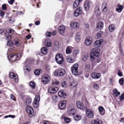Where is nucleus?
Returning <instances> with one entry per match:
<instances>
[{
  "instance_id": "nucleus-1",
  "label": "nucleus",
  "mask_w": 124,
  "mask_h": 124,
  "mask_svg": "<svg viewBox=\"0 0 124 124\" xmlns=\"http://www.w3.org/2000/svg\"><path fill=\"white\" fill-rule=\"evenodd\" d=\"M100 49L99 48H94L93 49L91 52L90 60L93 61L95 63H99L101 61V59L98 58Z\"/></svg>"
},
{
  "instance_id": "nucleus-2",
  "label": "nucleus",
  "mask_w": 124,
  "mask_h": 124,
  "mask_svg": "<svg viewBox=\"0 0 124 124\" xmlns=\"http://www.w3.org/2000/svg\"><path fill=\"white\" fill-rule=\"evenodd\" d=\"M21 57V55L20 53L12 54L8 56V58L10 59L12 61L14 62L19 60Z\"/></svg>"
},
{
  "instance_id": "nucleus-3",
  "label": "nucleus",
  "mask_w": 124,
  "mask_h": 124,
  "mask_svg": "<svg viewBox=\"0 0 124 124\" xmlns=\"http://www.w3.org/2000/svg\"><path fill=\"white\" fill-rule=\"evenodd\" d=\"M76 112V110L74 105H70L68 106L67 113L70 115H73Z\"/></svg>"
},
{
  "instance_id": "nucleus-4",
  "label": "nucleus",
  "mask_w": 124,
  "mask_h": 124,
  "mask_svg": "<svg viewBox=\"0 0 124 124\" xmlns=\"http://www.w3.org/2000/svg\"><path fill=\"white\" fill-rule=\"evenodd\" d=\"M55 60L59 64H61L63 63V58L62 54L60 53L57 54L55 57Z\"/></svg>"
},
{
  "instance_id": "nucleus-5",
  "label": "nucleus",
  "mask_w": 124,
  "mask_h": 124,
  "mask_svg": "<svg viewBox=\"0 0 124 124\" xmlns=\"http://www.w3.org/2000/svg\"><path fill=\"white\" fill-rule=\"evenodd\" d=\"M42 81L44 84H46L48 83L50 81L49 75L47 74H44L42 77Z\"/></svg>"
},
{
  "instance_id": "nucleus-6",
  "label": "nucleus",
  "mask_w": 124,
  "mask_h": 124,
  "mask_svg": "<svg viewBox=\"0 0 124 124\" xmlns=\"http://www.w3.org/2000/svg\"><path fill=\"white\" fill-rule=\"evenodd\" d=\"M14 30L12 29L7 28L5 33L7 39H11V36L10 35H9V33L13 34L14 33Z\"/></svg>"
},
{
  "instance_id": "nucleus-7",
  "label": "nucleus",
  "mask_w": 124,
  "mask_h": 124,
  "mask_svg": "<svg viewBox=\"0 0 124 124\" xmlns=\"http://www.w3.org/2000/svg\"><path fill=\"white\" fill-rule=\"evenodd\" d=\"M78 64L77 63L73 65L72 67L71 68V72L73 74L76 75L78 74Z\"/></svg>"
},
{
  "instance_id": "nucleus-8",
  "label": "nucleus",
  "mask_w": 124,
  "mask_h": 124,
  "mask_svg": "<svg viewBox=\"0 0 124 124\" xmlns=\"http://www.w3.org/2000/svg\"><path fill=\"white\" fill-rule=\"evenodd\" d=\"M82 12V8L81 7H79L74 11V15L75 17H77L81 15Z\"/></svg>"
},
{
  "instance_id": "nucleus-9",
  "label": "nucleus",
  "mask_w": 124,
  "mask_h": 124,
  "mask_svg": "<svg viewBox=\"0 0 124 124\" xmlns=\"http://www.w3.org/2000/svg\"><path fill=\"white\" fill-rule=\"evenodd\" d=\"M65 70L63 69H60L59 70H56L54 72V74L56 75L62 76L65 73Z\"/></svg>"
},
{
  "instance_id": "nucleus-10",
  "label": "nucleus",
  "mask_w": 124,
  "mask_h": 124,
  "mask_svg": "<svg viewBox=\"0 0 124 124\" xmlns=\"http://www.w3.org/2000/svg\"><path fill=\"white\" fill-rule=\"evenodd\" d=\"M26 110L28 113L29 114V116L30 117H32L34 113L33 108L30 106H28L26 108Z\"/></svg>"
},
{
  "instance_id": "nucleus-11",
  "label": "nucleus",
  "mask_w": 124,
  "mask_h": 124,
  "mask_svg": "<svg viewBox=\"0 0 124 124\" xmlns=\"http://www.w3.org/2000/svg\"><path fill=\"white\" fill-rule=\"evenodd\" d=\"M86 113L87 116L89 118H92L94 116V113L93 111L90 109H87L86 110Z\"/></svg>"
},
{
  "instance_id": "nucleus-12",
  "label": "nucleus",
  "mask_w": 124,
  "mask_h": 124,
  "mask_svg": "<svg viewBox=\"0 0 124 124\" xmlns=\"http://www.w3.org/2000/svg\"><path fill=\"white\" fill-rule=\"evenodd\" d=\"M58 88L56 87H50L48 89V92L54 94L56 93L58 91Z\"/></svg>"
},
{
  "instance_id": "nucleus-13",
  "label": "nucleus",
  "mask_w": 124,
  "mask_h": 124,
  "mask_svg": "<svg viewBox=\"0 0 124 124\" xmlns=\"http://www.w3.org/2000/svg\"><path fill=\"white\" fill-rule=\"evenodd\" d=\"M103 39H100L99 40H97L94 43V46L96 47V48L100 46L101 44L103 41Z\"/></svg>"
},
{
  "instance_id": "nucleus-14",
  "label": "nucleus",
  "mask_w": 124,
  "mask_h": 124,
  "mask_svg": "<svg viewBox=\"0 0 124 124\" xmlns=\"http://www.w3.org/2000/svg\"><path fill=\"white\" fill-rule=\"evenodd\" d=\"M92 40L91 38L87 37L85 39V44L86 46L90 45L92 43Z\"/></svg>"
},
{
  "instance_id": "nucleus-15",
  "label": "nucleus",
  "mask_w": 124,
  "mask_h": 124,
  "mask_svg": "<svg viewBox=\"0 0 124 124\" xmlns=\"http://www.w3.org/2000/svg\"><path fill=\"white\" fill-rule=\"evenodd\" d=\"M66 101L64 100L61 101L59 105V107L61 109H64L65 107Z\"/></svg>"
},
{
  "instance_id": "nucleus-16",
  "label": "nucleus",
  "mask_w": 124,
  "mask_h": 124,
  "mask_svg": "<svg viewBox=\"0 0 124 124\" xmlns=\"http://www.w3.org/2000/svg\"><path fill=\"white\" fill-rule=\"evenodd\" d=\"M79 25L78 23L75 22H72L70 24V26L73 29H76L79 28Z\"/></svg>"
},
{
  "instance_id": "nucleus-17",
  "label": "nucleus",
  "mask_w": 124,
  "mask_h": 124,
  "mask_svg": "<svg viewBox=\"0 0 124 124\" xmlns=\"http://www.w3.org/2000/svg\"><path fill=\"white\" fill-rule=\"evenodd\" d=\"M101 76V74L99 73L94 72L91 74L92 77L94 79H99L100 78Z\"/></svg>"
},
{
  "instance_id": "nucleus-18",
  "label": "nucleus",
  "mask_w": 124,
  "mask_h": 124,
  "mask_svg": "<svg viewBox=\"0 0 124 124\" xmlns=\"http://www.w3.org/2000/svg\"><path fill=\"white\" fill-rule=\"evenodd\" d=\"M65 28V26H61L58 28V31L59 33L61 34H63L64 32Z\"/></svg>"
},
{
  "instance_id": "nucleus-19",
  "label": "nucleus",
  "mask_w": 124,
  "mask_h": 124,
  "mask_svg": "<svg viewBox=\"0 0 124 124\" xmlns=\"http://www.w3.org/2000/svg\"><path fill=\"white\" fill-rule=\"evenodd\" d=\"M104 23L103 22H99L97 25L96 28L97 30H101L103 27Z\"/></svg>"
},
{
  "instance_id": "nucleus-20",
  "label": "nucleus",
  "mask_w": 124,
  "mask_h": 124,
  "mask_svg": "<svg viewBox=\"0 0 124 124\" xmlns=\"http://www.w3.org/2000/svg\"><path fill=\"white\" fill-rule=\"evenodd\" d=\"M73 49V47L71 46H67L66 52V54H71L72 52Z\"/></svg>"
},
{
  "instance_id": "nucleus-21",
  "label": "nucleus",
  "mask_w": 124,
  "mask_h": 124,
  "mask_svg": "<svg viewBox=\"0 0 124 124\" xmlns=\"http://www.w3.org/2000/svg\"><path fill=\"white\" fill-rule=\"evenodd\" d=\"M9 76L10 78H14L16 82H18V79L17 78L18 76L17 75H15L13 73L11 72Z\"/></svg>"
},
{
  "instance_id": "nucleus-22",
  "label": "nucleus",
  "mask_w": 124,
  "mask_h": 124,
  "mask_svg": "<svg viewBox=\"0 0 124 124\" xmlns=\"http://www.w3.org/2000/svg\"><path fill=\"white\" fill-rule=\"evenodd\" d=\"M82 0H76L73 4V8H76L77 7Z\"/></svg>"
},
{
  "instance_id": "nucleus-23",
  "label": "nucleus",
  "mask_w": 124,
  "mask_h": 124,
  "mask_svg": "<svg viewBox=\"0 0 124 124\" xmlns=\"http://www.w3.org/2000/svg\"><path fill=\"white\" fill-rule=\"evenodd\" d=\"M98 110L100 114L103 116L105 114V110L104 108L102 106H100L98 108Z\"/></svg>"
},
{
  "instance_id": "nucleus-24",
  "label": "nucleus",
  "mask_w": 124,
  "mask_h": 124,
  "mask_svg": "<svg viewBox=\"0 0 124 124\" xmlns=\"http://www.w3.org/2000/svg\"><path fill=\"white\" fill-rule=\"evenodd\" d=\"M92 124H103V122L100 120H93L91 121Z\"/></svg>"
},
{
  "instance_id": "nucleus-25",
  "label": "nucleus",
  "mask_w": 124,
  "mask_h": 124,
  "mask_svg": "<svg viewBox=\"0 0 124 124\" xmlns=\"http://www.w3.org/2000/svg\"><path fill=\"white\" fill-rule=\"evenodd\" d=\"M101 8L103 12H106L107 11V6L105 2H103L102 3Z\"/></svg>"
},
{
  "instance_id": "nucleus-26",
  "label": "nucleus",
  "mask_w": 124,
  "mask_h": 124,
  "mask_svg": "<svg viewBox=\"0 0 124 124\" xmlns=\"http://www.w3.org/2000/svg\"><path fill=\"white\" fill-rule=\"evenodd\" d=\"M45 45L47 47H50L51 46L52 43L50 39H47L46 40Z\"/></svg>"
},
{
  "instance_id": "nucleus-27",
  "label": "nucleus",
  "mask_w": 124,
  "mask_h": 124,
  "mask_svg": "<svg viewBox=\"0 0 124 124\" xmlns=\"http://www.w3.org/2000/svg\"><path fill=\"white\" fill-rule=\"evenodd\" d=\"M76 105L78 108L81 109H83V103L80 101H77L76 102Z\"/></svg>"
},
{
  "instance_id": "nucleus-28",
  "label": "nucleus",
  "mask_w": 124,
  "mask_h": 124,
  "mask_svg": "<svg viewBox=\"0 0 124 124\" xmlns=\"http://www.w3.org/2000/svg\"><path fill=\"white\" fill-rule=\"evenodd\" d=\"M84 7L85 9L87 10H88L89 8V3L88 1H85L84 3Z\"/></svg>"
},
{
  "instance_id": "nucleus-29",
  "label": "nucleus",
  "mask_w": 124,
  "mask_h": 124,
  "mask_svg": "<svg viewBox=\"0 0 124 124\" xmlns=\"http://www.w3.org/2000/svg\"><path fill=\"white\" fill-rule=\"evenodd\" d=\"M14 42L15 45L17 46H19L21 43V41L16 38L14 40Z\"/></svg>"
},
{
  "instance_id": "nucleus-30",
  "label": "nucleus",
  "mask_w": 124,
  "mask_h": 124,
  "mask_svg": "<svg viewBox=\"0 0 124 124\" xmlns=\"http://www.w3.org/2000/svg\"><path fill=\"white\" fill-rule=\"evenodd\" d=\"M118 8H116V10L118 12H121L123 8V7L121 5H117Z\"/></svg>"
},
{
  "instance_id": "nucleus-31",
  "label": "nucleus",
  "mask_w": 124,
  "mask_h": 124,
  "mask_svg": "<svg viewBox=\"0 0 124 124\" xmlns=\"http://www.w3.org/2000/svg\"><path fill=\"white\" fill-rule=\"evenodd\" d=\"M115 28V26L113 24H111L109 27V30L110 32H113L114 31Z\"/></svg>"
},
{
  "instance_id": "nucleus-32",
  "label": "nucleus",
  "mask_w": 124,
  "mask_h": 124,
  "mask_svg": "<svg viewBox=\"0 0 124 124\" xmlns=\"http://www.w3.org/2000/svg\"><path fill=\"white\" fill-rule=\"evenodd\" d=\"M62 118L64 119L65 122L67 123H69L71 121L70 118L65 117L64 116H62Z\"/></svg>"
},
{
  "instance_id": "nucleus-33",
  "label": "nucleus",
  "mask_w": 124,
  "mask_h": 124,
  "mask_svg": "<svg viewBox=\"0 0 124 124\" xmlns=\"http://www.w3.org/2000/svg\"><path fill=\"white\" fill-rule=\"evenodd\" d=\"M75 39L76 41L78 43L79 42L81 38L80 36L78 33H76V35L75 36Z\"/></svg>"
},
{
  "instance_id": "nucleus-34",
  "label": "nucleus",
  "mask_w": 124,
  "mask_h": 124,
  "mask_svg": "<svg viewBox=\"0 0 124 124\" xmlns=\"http://www.w3.org/2000/svg\"><path fill=\"white\" fill-rule=\"evenodd\" d=\"M29 85L33 89H34L35 87V83L33 81H31L29 83Z\"/></svg>"
},
{
  "instance_id": "nucleus-35",
  "label": "nucleus",
  "mask_w": 124,
  "mask_h": 124,
  "mask_svg": "<svg viewBox=\"0 0 124 124\" xmlns=\"http://www.w3.org/2000/svg\"><path fill=\"white\" fill-rule=\"evenodd\" d=\"M59 46V43L57 41H55L54 42V48L55 49V50H57Z\"/></svg>"
},
{
  "instance_id": "nucleus-36",
  "label": "nucleus",
  "mask_w": 124,
  "mask_h": 124,
  "mask_svg": "<svg viewBox=\"0 0 124 124\" xmlns=\"http://www.w3.org/2000/svg\"><path fill=\"white\" fill-rule=\"evenodd\" d=\"M47 48L46 47H43L41 49V52L44 54H46L47 53Z\"/></svg>"
},
{
  "instance_id": "nucleus-37",
  "label": "nucleus",
  "mask_w": 124,
  "mask_h": 124,
  "mask_svg": "<svg viewBox=\"0 0 124 124\" xmlns=\"http://www.w3.org/2000/svg\"><path fill=\"white\" fill-rule=\"evenodd\" d=\"M58 94L59 96L60 97H63L66 95L65 93L62 91H59L58 93Z\"/></svg>"
},
{
  "instance_id": "nucleus-38",
  "label": "nucleus",
  "mask_w": 124,
  "mask_h": 124,
  "mask_svg": "<svg viewBox=\"0 0 124 124\" xmlns=\"http://www.w3.org/2000/svg\"><path fill=\"white\" fill-rule=\"evenodd\" d=\"M95 12L96 16H99L100 15V9L98 7L96 8L95 10Z\"/></svg>"
},
{
  "instance_id": "nucleus-39",
  "label": "nucleus",
  "mask_w": 124,
  "mask_h": 124,
  "mask_svg": "<svg viewBox=\"0 0 124 124\" xmlns=\"http://www.w3.org/2000/svg\"><path fill=\"white\" fill-rule=\"evenodd\" d=\"M74 119L78 121L81 119V116L78 115H75L74 116Z\"/></svg>"
},
{
  "instance_id": "nucleus-40",
  "label": "nucleus",
  "mask_w": 124,
  "mask_h": 124,
  "mask_svg": "<svg viewBox=\"0 0 124 124\" xmlns=\"http://www.w3.org/2000/svg\"><path fill=\"white\" fill-rule=\"evenodd\" d=\"M42 70L41 69H37L34 71V73L35 74L37 75H39L40 74L41 71Z\"/></svg>"
},
{
  "instance_id": "nucleus-41",
  "label": "nucleus",
  "mask_w": 124,
  "mask_h": 124,
  "mask_svg": "<svg viewBox=\"0 0 124 124\" xmlns=\"http://www.w3.org/2000/svg\"><path fill=\"white\" fill-rule=\"evenodd\" d=\"M66 60L67 61L70 63H72L73 62V60L71 58L70 56H68L67 57Z\"/></svg>"
},
{
  "instance_id": "nucleus-42",
  "label": "nucleus",
  "mask_w": 124,
  "mask_h": 124,
  "mask_svg": "<svg viewBox=\"0 0 124 124\" xmlns=\"http://www.w3.org/2000/svg\"><path fill=\"white\" fill-rule=\"evenodd\" d=\"M32 100L30 98H27L26 99L25 103L27 105L30 103L31 102Z\"/></svg>"
},
{
  "instance_id": "nucleus-43",
  "label": "nucleus",
  "mask_w": 124,
  "mask_h": 124,
  "mask_svg": "<svg viewBox=\"0 0 124 124\" xmlns=\"http://www.w3.org/2000/svg\"><path fill=\"white\" fill-rule=\"evenodd\" d=\"M39 102L36 101H34L33 102V106L35 108H37L38 106Z\"/></svg>"
},
{
  "instance_id": "nucleus-44",
  "label": "nucleus",
  "mask_w": 124,
  "mask_h": 124,
  "mask_svg": "<svg viewBox=\"0 0 124 124\" xmlns=\"http://www.w3.org/2000/svg\"><path fill=\"white\" fill-rule=\"evenodd\" d=\"M79 53V51L78 49H76L73 52V55L74 56H76Z\"/></svg>"
},
{
  "instance_id": "nucleus-45",
  "label": "nucleus",
  "mask_w": 124,
  "mask_h": 124,
  "mask_svg": "<svg viewBox=\"0 0 124 124\" xmlns=\"http://www.w3.org/2000/svg\"><path fill=\"white\" fill-rule=\"evenodd\" d=\"M90 69V65L89 64H86L85 66V69L86 71H88Z\"/></svg>"
},
{
  "instance_id": "nucleus-46",
  "label": "nucleus",
  "mask_w": 124,
  "mask_h": 124,
  "mask_svg": "<svg viewBox=\"0 0 124 124\" xmlns=\"http://www.w3.org/2000/svg\"><path fill=\"white\" fill-rule=\"evenodd\" d=\"M40 100V97L39 95H38L36 96L35 98L34 101H37L38 102H39V101Z\"/></svg>"
},
{
  "instance_id": "nucleus-47",
  "label": "nucleus",
  "mask_w": 124,
  "mask_h": 124,
  "mask_svg": "<svg viewBox=\"0 0 124 124\" xmlns=\"http://www.w3.org/2000/svg\"><path fill=\"white\" fill-rule=\"evenodd\" d=\"M77 85V83L76 81L74 80L71 84V86L73 87H75Z\"/></svg>"
},
{
  "instance_id": "nucleus-48",
  "label": "nucleus",
  "mask_w": 124,
  "mask_h": 124,
  "mask_svg": "<svg viewBox=\"0 0 124 124\" xmlns=\"http://www.w3.org/2000/svg\"><path fill=\"white\" fill-rule=\"evenodd\" d=\"M15 20L13 19L10 18H9L8 20V22L11 23H13L15 21Z\"/></svg>"
},
{
  "instance_id": "nucleus-49",
  "label": "nucleus",
  "mask_w": 124,
  "mask_h": 124,
  "mask_svg": "<svg viewBox=\"0 0 124 124\" xmlns=\"http://www.w3.org/2000/svg\"><path fill=\"white\" fill-rule=\"evenodd\" d=\"M101 32H99L98 33L96 36V38L97 39H98L100 38L101 36Z\"/></svg>"
},
{
  "instance_id": "nucleus-50",
  "label": "nucleus",
  "mask_w": 124,
  "mask_h": 124,
  "mask_svg": "<svg viewBox=\"0 0 124 124\" xmlns=\"http://www.w3.org/2000/svg\"><path fill=\"white\" fill-rule=\"evenodd\" d=\"M46 69L47 72H49L50 70V65H47L46 66Z\"/></svg>"
},
{
  "instance_id": "nucleus-51",
  "label": "nucleus",
  "mask_w": 124,
  "mask_h": 124,
  "mask_svg": "<svg viewBox=\"0 0 124 124\" xmlns=\"http://www.w3.org/2000/svg\"><path fill=\"white\" fill-rule=\"evenodd\" d=\"M119 98L120 100L122 101L124 99V93H123L121 95L119 96Z\"/></svg>"
},
{
  "instance_id": "nucleus-52",
  "label": "nucleus",
  "mask_w": 124,
  "mask_h": 124,
  "mask_svg": "<svg viewBox=\"0 0 124 124\" xmlns=\"http://www.w3.org/2000/svg\"><path fill=\"white\" fill-rule=\"evenodd\" d=\"M124 79L123 78H122L119 80V82L120 84L122 85L124 83Z\"/></svg>"
},
{
  "instance_id": "nucleus-53",
  "label": "nucleus",
  "mask_w": 124,
  "mask_h": 124,
  "mask_svg": "<svg viewBox=\"0 0 124 124\" xmlns=\"http://www.w3.org/2000/svg\"><path fill=\"white\" fill-rule=\"evenodd\" d=\"M24 69L27 71L29 72L31 69V68L29 66L25 67L24 68Z\"/></svg>"
},
{
  "instance_id": "nucleus-54",
  "label": "nucleus",
  "mask_w": 124,
  "mask_h": 124,
  "mask_svg": "<svg viewBox=\"0 0 124 124\" xmlns=\"http://www.w3.org/2000/svg\"><path fill=\"white\" fill-rule=\"evenodd\" d=\"M5 14V13L3 11L1 10H0V16L2 17H3Z\"/></svg>"
},
{
  "instance_id": "nucleus-55",
  "label": "nucleus",
  "mask_w": 124,
  "mask_h": 124,
  "mask_svg": "<svg viewBox=\"0 0 124 124\" xmlns=\"http://www.w3.org/2000/svg\"><path fill=\"white\" fill-rule=\"evenodd\" d=\"M87 55H84L83 58L82 59V61L83 62H84L87 59Z\"/></svg>"
},
{
  "instance_id": "nucleus-56",
  "label": "nucleus",
  "mask_w": 124,
  "mask_h": 124,
  "mask_svg": "<svg viewBox=\"0 0 124 124\" xmlns=\"http://www.w3.org/2000/svg\"><path fill=\"white\" fill-rule=\"evenodd\" d=\"M84 27L85 28H88L89 27V24L87 23H85L84 24Z\"/></svg>"
},
{
  "instance_id": "nucleus-57",
  "label": "nucleus",
  "mask_w": 124,
  "mask_h": 124,
  "mask_svg": "<svg viewBox=\"0 0 124 124\" xmlns=\"http://www.w3.org/2000/svg\"><path fill=\"white\" fill-rule=\"evenodd\" d=\"M8 117H11L12 118H14L15 117V116L9 115L8 116H5L4 118H7Z\"/></svg>"
},
{
  "instance_id": "nucleus-58",
  "label": "nucleus",
  "mask_w": 124,
  "mask_h": 124,
  "mask_svg": "<svg viewBox=\"0 0 124 124\" xmlns=\"http://www.w3.org/2000/svg\"><path fill=\"white\" fill-rule=\"evenodd\" d=\"M117 74L120 77H122L123 75L122 73L119 70H118Z\"/></svg>"
},
{
  "instance_id": "nucleus-59",
  "label": "nucleus",
  "mask_w": 124,
  "mask_h": 124,
  "mask_svg": "<svg viewBox=\"0 0 124 124\" xmlns=\"http://www.w3.org/2000/svg\"><path fill=\"white\" fill-rule=\"evenodd\" d=\"M51 35V33L50 32H47L46 33V36L48 37H50Z\"/></svg>"
},
{
  "instance_id": "nucleus-60",
  "label": "nucleus",
  "mask_w": 124,
  "mask_h": 124,
  "mask_svg": "<svg viewBox=\"0 0 124 124\" xmlns=\"http://www.w3.org/2000/svg\"><path fill=\"white\" fill-rule=\"evenodd\" d=\"M62 86L63 87H66V83L65 82H63L62 84Z\"/></svg>"
},
{
  "instance_id": "nucleus-61",
  "label": "nucleus",
  "mask_w": 124,
  "mask_h": 124,
  "mask_svg": "<svg viewBox=\"0 0 124 124\" xmlns=\"http://www.w3.org/2000/svg\"><path fill=\"white\" fill-rule=\"evenodd\" d=\"M11 98L14 101H15L16 99L15 96L13 94L11 95L10 96Z\"/></svg>"
},
{
  "instance_id": "nucleus-62",
  "label": "nucleus",
  "mask_w": 124,
  "mask_h": 124,
  "mask_svg": "<svg viewBox=\"0 0 124 124\" xmlns=\"http://www.w3.org/2000/svg\"><path fill=\"white\" fill-rule=\"evenodd\" d=\"M2 9L3 10H5L6 9V6L5 4H3L2 6Z\"/></svg>"
},
{
  "instance_id": "nucleus-63",
  "label": "nucleus",
  "mask_w": 124,
  "mask_h": 124,
  "mask_svg": "<svg viewBox=\"0 0 124 124\" xmlns=\"http://www.w3.org/2000/svg\"><path fill=\"white\" fill-rule=\"evenodd\" d=\"M93 87L95 89H97L99 88V86L97 84H94L93 85Z\"/></svg>"
},
{
  "instance_id": "nucleus-64",
  "label": "nucleus",
  "mask_w": 124,
  "mask_h": 124,
  "mask_svg": "<svg viewBox=\"0 0 124 124\" xmlns=\"http://www.w3.org/2000/svg\"><path fill=\"white\" fill-rule=\"evenodd\" d=\"M43 124H49V122L47 121H45L42 123Z\"/></svg>"
}]
</instances>
